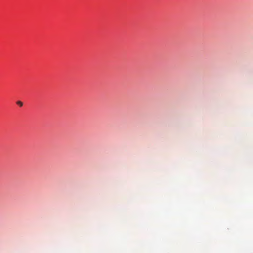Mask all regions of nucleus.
<instances>
[{
    "instance_id": "1",
    "label": "nucleus",
    "mask_w": 253,
    "mask_h": 253,
    "mask_svg": "<svg viewBox=\"0 0 253 253\" xmlns=\"http://www.w3.org/2000/svg\"><path fill=\"white\" fill-rule=\"evenodd\" d=\"M16 104L20 107L22 106L23 105V103L20 101H17Z\"/></svg>"
}]
</instances>
